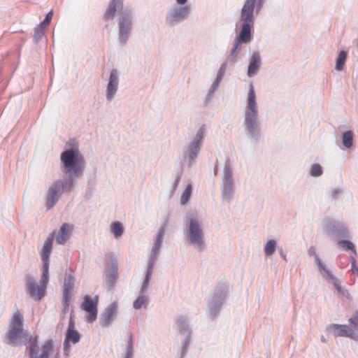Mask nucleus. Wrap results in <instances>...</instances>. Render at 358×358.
Wrapping results in <instances>:
<instances>
[{"instance_id":"nucleus-17","label":"nucleus","mask_w":358,"mask_h":358,"mask_svg":"<svg viewBox=\"0 0 358 358\" xmlns=\"http://www.w3.org/2000/svg\"><path fill=\"white\" fill-rule=\"evenodd\" d=\"M97 303L98 296L92 299L90 296L87 295L84 297V301L81 305L82 308L87 313L86 315L87 320L93 322L96 319L97 316Z\"/></svg>"},{"instance_id":"nucleus-37","label":"nucleus","mask_w":358,"mask_h":358,"mask_svg":"<svg viewBox=\"0 0 358 358\" xmlns=\"http://www.w3.org/2000/svg\"><path fill=\"white\" fill-rule=\"evenodd\" d=\"M338 244L341 247H342L343 249L351 250L355 254L357 253L356 249H355V247L354 244L352 242L349 241H345V240L340 241L338 243Z\"/></svg>"},{"instance_id":"nucleus-23","label":"nucleus","mask_w":358,"mask_h":358,"mask_svg":"<svg viewBox=\"0 0 358 358\" xmlns=\"http://www.w3.org/2000/svg\"><path fill=\"white\" fill-rule=\"evenodd\" d=\"M122 8V0H112L105 13L104 17L106 19L113 18L117 10Z\"/></svg>"},{"instance_id":"nucleus-31","label":"nucleus","mask_w":358,"mask_h":358,"mask_svg":"<svg viewBox=\"0 0 358 358\" xmlns=\"http://www.w3.org/2000/svg\"><path fill=\"white\" fill-rule=\"evenodd\" d=\"M110 231L116 238L121 237L124 232V227L119 222H113L110 226Z\"/></svg>"},{"instance_id":"nucleus-38","label":"nucleus","mask_w":358,"mask_h":358,"mask_svg":"<svg viewBox=\"0 0 358 358\" xmlns=\"http://www.w3.org/2000/svg\"><path fill=\"white\" fill-rule=\"evenodd\" d=\"M322 173V167L320 164H315L313 165L310 170V175L314 177H317L321 176Z\"/></svg>"},{"instance_id":"nucleus-52","label":"nucleus","mask_w":358,"mask_h":358,"mask_svg":"<svg viewBox=\"0 0 358 358\" xmlns=\"http://www.w3.org/2000/svg\"><path fill=\"white\" fill-rule=\"evenodd\" d=\"M280 255L285 261H287V257L282 251L280 252Z\"/></svg>"},{"instance_id":"nucleus-2","label":"nucleus","mask_w":358,"mask_h":358,"mask_svg":"<svg viewBox=\"0 0 358 358\" xmlns=\"http://www.w3.org/2000/svg\"><path fill=\"white\" fill-rule=\"evenodd\" d=\"M243 117V127L245 131L252 138L257 141L260 136V123L257 95L252 83L249 86Z\"/></svg>"},{"instance_id":"nucleus-29","label":"nucleus","mask_w":358,"mask_h":358,"mask_svg":"<svg viewBox=\"0 0 358 358\" xmlns=\"http://www.w3.org/2000/svg\"><path fill=\"white\" fill-rule=\"evenodd\" d=\"M134 336L131 333L128 334V339L126 344V352L124 358H133L134 348H133Z\"/></svg>"},{"instance_id":"nucleus-35","label":"nucleus","mask_w":358,"mask_h":358,"mask_svg":"<svg viewBox=\"0 0 358 358\" xmlns=\"http://www.w3.org/2000/svg\"><path fill=\"white\" fill-rule=\"evenodd\" d=\"M241 43H242L238 42V41L236 40L234 47L231 50V53L227 58V62H234L236 61V55L241 49L240 44Z\"/></svg>"},{"instance_id":"nucleus-21","label":"nucleus","mask_w":358,"mask_h":358,"mask_svg":"<svg viewBox=\"0 0 358 358\" xmlns=\"http://www.w3.org/2000/svg\"><path fill=\"white\" fill-rule=\"evenodd\" d=\"M117 313V303H112L101 315L99 322L102 327H108L113 321Z\"/></svg>"},{"instance_id":"nucleus-51","label":"nucleus","mask_w":358,"mask_h":358,"mask_svg":"<svg viewBox=\"0 0 358 358\" xmlns=\"http://www.w3.org/2000/svg\"><path fill=\"white\" fill-rule=\"evenodd\" d=\"M264 0H258V5L257 8H259L262 6V4L264 3Z\"/></svg>"},{"instance_id":"nucleus-13","label":"nucleus","mask_w":358,"mask_h":358,"mask_svg":"<svg viewBox=\"0 0 358 358\" xmlns=\"http://www.w3.org/2000/svg\"><path fill=\"white\" fill-rule=\"evenodd\" d=\"M327 331L331 332L336 337H348L358 341V333L347 324H330L327 327Z\"/></svg>"},{"instance_id":"nucleus-7","label":"nucleus","mask_w":358,"mask_h":358,"mask_svg":"<svg viewBox=\"0 0 358 358\" xmlns=\"http://www.w3.org/2000/svg\"><path fill=\"white\" fill-rule=\"evenodd\" d=\"M48 280L49 271L43 270L42 276L39 282L32 275H27L25 278V289L27 293L34 301H41L45 294Z\"/></svg>"},{"instance_id":"nucleus-9","label":"nucleus","mask_w":358,"mask_h":358,"mask_svg":"<svg viewBox=\"0 0 358 358\" xmlns=\"http://www.w3.org/2000/svg\"><path fill=\"white\" fill-rule=\"evenodd\" d=\"M232 169L229 161H226L223 170V176L222 178V197L223 200L229 201L234 194V182H233Z\"/></svg>"},{"instance_id":"nucleus-6","label":"nucleus","mask_w":358,"mask_h":358,"mask_svg":"<svg viewBox=\"0 0 358 358\" xmlns=\"http://www.w3.org/2000/svg\"><path fill=\"white\" fill-rule=\"evenodd\" d=\"M75 181L64 178L53 180L49 185L45 196V206L48 209L52 208L61 198L64 192L71 190Z\"/></svg>"},{"instance_id":"nucleus-3","label":"nucleus","mask_w":358,"mask_h":358,"mask_svg":"<svg viewBox=\"0 0 358 358\" xmlns=\"http://www.w3.org/2000/svg\"><path fill=\"white\" fill-rule=\"evenodd\" d=\"M186 224L185 237L187 243L196 251L204 250L206 241L201 218L196 213H190L186 218Z\"/></svg>"},{"instance_id":"nucleus-50","label":"nucleus","mask_w":358,"mask_h":358,"mask_svg":"<svg viewBox=\"0 0 358 358\" xmlns=\"http://www.w3.org/2000/svg\"><path fill=\"white\" fill-rule=\"evenodd\" d=\"M309 254L310 255H314L315 256V254H316L315 249L314 248H310L309 250Z\"/></svg>"},{"instance_id":"nucleus-36","label":"nucleus","mask_w":358,"mask_h":358,"mask_svg":"<svg viewBox=\"0 0 358 358\" xmlns=\"http://www.w3.org/2000/svg\"><path fill=\"white\" fill-rule=\"evenodd\" d=\"M45 28V27L41 24L36 28L34 35V38L36 43H38V41L42 38L44 34Z\"/></svg>"},{"instance_id":"nucleus-41","label":"nucleus","mask_w":358,"mask_h":358,"mask_svg":"<svg viewBox=\"0 0 358 358\" xmlns=\"http://www.w3.org/2000/svg\"><path fill=\"white\" fill-rule=\"evenodd\" d=\"M53 12L52 10H50L46 15L45 20L41 23V24H43L44 27H47L52 17Z\"/></svg>"},{"instance_id":"nucleus-11","label":"nucleus","mask_w":358,"mask_h":358,"mask_svg":"<svg viewBox=\"0 0 358 358\" xmlns=\"http://www.w3.org/2000/svg\"><path fill=\"white\" fill-rule=\"evenodd\" d=\"M190 6H175L168 13L167 22L169 24H175L185 20L190 14Z\"/></svg>"},{"instance_id":"nucleus-27","label":"nucleus","mask_w":358,"mask_h":358,"mask_svg":"<svg viewBox=\"0 0 358 358\" xmlns=\"http://www.w3.org/2000/svg\"><path fill=\"white\" fill-rule=\"evenodd\" d=\"M80 335L76 330L67 331L66 339L64 341V348H68L70 341H71L73 344H76L80 341Z\"/></svg>"},{"instance_id":"nucleus-14","label":"nucleus","mask_w":358,"mask_h":358,"mask_svg":"<svg viewBox=\"0 0 358 358\" xmlns=\"http://www.w3.org/2000/svg\"><path fill=\"white\" fill-rule=\"evenodd\" d=\"M76 279L71 273H66L64 277V291L62 302L64 306V311H67L73 296V289L75 286Z\"/></svg>"},{"instance_id":"nucleus-4","label":"nucleus","mask_w":358,"mask_h":358,"mask_svg":"<svg viewBox=\"0 0 358 358\" xmlns=\"http://www.w3.org/2000/svg\"><path fill=\"white\" fill-rule=\"evenodd\" d=\"M61 169L65 178L75 181L83 176L85 166L83 157L74 149H68L60 155Z\"/></svg>"},{"instance_id":"nucleus-20","label":"nucleus","mask_w":358,"mask_h":358,"mask_svg":"<svg viewBox=\"0 0 358 358\" xmlns=\"http://www.w3.org/2000/svg\"><path fill=\"white\" fill-rule=\"evenodd\" d=\"M262 65V59L258 51L254 52L250 59L247 75L249 78L256 76Z\"/></svg>"},{"instance_id":"nucleus-1","label":"nucleus","mask_w":358,"mask_h":358,"mask_svg":"<svg viewBox=\"0 0 358 358\" xmlns=\"http://www.w3.org/2000/svg\"><path fill=\"white\" fill-rule=\"evenodd\" d=\"M5 342L6 344L15 346L24 345L31 342L29 348V354L30 358H49L53 351V345L51 340H48L39 347L38 344V337L34 338L29 336L27 332L23 329V316L17 310L11 317L8 331L5 336Z\"/></svg>"},{"instance_id":"nucleus-12","label":"nucleus","mask_w":358,"mask_h":358,"mask_svg":"<svg viewBox=\"0 0 358 358\" xmlns=\"http://www.w3.org/2000/svg\"><path fill=\"white\" fill-rule=\"evenodd\" d=\"M131 14L128 10H124L121 13V17L119 20L120 41L125 43L131 29Z\"/></svg>"},{"instance_id":"nucleus-15","label":"nucleus","mask_w":358,"mask_h":358,"mask_svg":"<svg viewBox=\"0 0 358 358\" xmlns=\"http://www.w3.org/2000/svg\"><path fill=\"white\" fill-rule=\"evenodd\" d=\"M324 230L329 235H334L339 238H348V229L339 222L328 220L324 226Z\"/></svg>"},{"instance_id":"nucleus-33","label":"nucleus","mask_w":358,"mask_h":358,"mask_svg":"<svg viewBox=\"0 0 358 358\" xmlns=\"http://www.w3.org/2000/svg\"><path fill=\"white\" fill-rule=\"evenodd\" d=\"M177 323L178 324L180 331L182 334L187 335L189 333V328H188V324H187V321L186 317H185L183 316L179 317L177 319Z\"/></svg>"},{"instance_id":"nucleus-45","label":"nucleus","mask_w":358,"mask_h":358,"mask_svg":"<svg viewBox=\"0 0 358 358\" xmlns=\"http://www.w3.org/2000/svg\"><path fill=\"white\" fill-rule=\"evenodd\" d=\"M341 192H342L341 189L336 188V189L332 190L331 194H332V196L335 198L337 196L338 194H341Z\"/></svg>"},{"instance_id":"nucleus-18","label":"nucleus","mask_w":358,"mask_h":358,"mask_svg":"<svg viewBox=\"0 0 358 358\" xmlns=\"http://www.w3.org/2000/svg\"><path fill=\"white\" fill-rule=\"evenodd\" d=\"M54 233H52L45 241L41 251V259L43 262V270L49 271V257L52 248Z\"/></svg>"},{"instance_id":"nucleus-48","label":"nucleus","mask_w":358,"mask_h":358,"mask_svg":"<svg viewBox=\"0 0 358 358\" xmlns=\"http://www.w3.org/2000/svg\"><path fill=\"white\" fill-rule=\"evenodd\" d=\"M178 5L186 6L185 3L187 2V0H176Z\"/></svg>"},{"instance_id":"nucleus-49","label":"nucleus","mask_w":358,"mask_h":358,"mask_svg":"<svg viewBox=\"0 0 358 358\" xmlns=\"http://www.w3.org/2000/svg\"><path fill=\"white\" fill-rule=\"evenodd\" d=\"M180 176H178V177L176 179L175 183H174V187H176L180 182Z\"/></svg>"},{"instance_id":"nucleus-44","label":"nucleus","mask_w":358,"mask_h":358,"mask_svg":"<svg viewBox=\"0 0 358 358\" xmlns=\"http://www.w3.org/2000/svg\"><path fill=\"white\" fill-rule=\"evenodd\" d=\"M73 330H75V322H74L73 319L72 318V317H71L67 331H73Z\"/></svg>"},{"instance_id":"nucleus-19","label":"nucleus","mask_w":358,"mask_h":358,"mask_svg":"<svg viewBox=\"0 0 358 358\" xmlns=\"http://www.w3.org/2000/svg\"><path fill=\"white\" fill-rule=\"evenodd\" d=\"M164 231L165 227L164 226L160 227L157 231L154 245L151 250V255L149 262H152L153 264H155L157 259L159 250L161 248L162 243L164 239Z\"/></svg>"},{"instance_id":"nucleus-16","label":"nucleus","mask_w":358,"mask_h":358,"mask_svg":"<svg viewBox=\"0 0 358 358\" xmlns=\"http://www.w3.org/2000/svg\"><path fill=\"white\" fill-rule=\"evenodd\" d=\"M120 82V73L116 69L110 71L108 83L106 87V97L108 101H112L118 90Z\"/></svg>"},{"instance_id":"nucleus-53","label":"nucleus","mask_w":358,"mask_h":358,"mask_svg":"<svg viewBox=\"0 0 358 358\" xmlns=\"http://www.w3.org/2000/svg\"><path fill=\"white\" fill-rule=\"evenodd\" d=\"M55 358H57V357H55Z\"/></svg>"},{"instance_id":"nucleus-8","label":"nucleus","mask_w":358,"mask_h":358,"mask_svg":"<svg viewBox=\"0 0 358 358\" xmlns=\"http://www.w3.org/2000/svg\"><path fill=\"white\" fill-rule=\"evenodd\" d=\"M206 134V129L202 125L184 150V159L192 166L199 156L201 145Z\"/></svg>"},{"instance_id":"nucleus-39","label":"nucleus","mask_w":358,"mask_h":358,"mask_svg":"<svg viewBox=\"0 0 358 358\" xmlns=\"http://www.w3.org/2000/svg\"><path fill=\"white\" fill-rule=\"evenodd\" d=\"M227 68V61L224 62L220 67V69H219L218 73L216 76V78L217 80H222V78L225 74Z\"/></svg>"},{"instance_id":"nucleus-40","label":"nucleus","mask_w":358,"mask_h":358,"mask_svg":"<svg viewBox=\"0 0 358 358\" xmlns=\"http://www.w3.org/2000/svg\"><path fill=\"white\" fill-rule=\"evenodd\" d=\"M349 322L354 327L358 329V311L349 319Z\"/></svg>"},{"instance_id":"nucleus-43","label":"nucleus","mask_w":358,"mask_h":358,"mask_svg":"<svg viewBox=\"0 0 358 358\" xmlns=\"http://www.w3.org/2000/svg\"><path fill=\"white\" fill-rule=\"evenodd\" d=\"M116 277V272L115 271H113L110 273H108L107 275V281L108 283L112 284L113 281L115 280Z\"/></svg>"},{"instance_id":"nucleus-32","label":"nucleus","mask_w":358,"mask_h":358,"mask_svg":"<svg viewBox=\"0 0 358 358\" xmlns=\"http://www.w3.org/2000/svg\"><path fill=\"white\" fill-rule=\"evenodd\" d=\"M276 241L274 240H269L265 244L264 253L266 256H271L276 250Z\"/></svg>"},{"instance_id":"nucleus-30","label":"nucleus","mask_w":358,"mask_h":358,"mask_svg":"<svg viewBox=\"0 0 358 358\" xmlns=\"http://www.w3.org/2000/svg\"><path fill=\"white\" fill-rule=\"evenodd\" d=\"M353 132L347 131L343 134L342 143L346 148H350L353 145Z\"/></svg>"},{"instance_id":"nucleus-26","label":"nucleus","mask_w":358,"mask_h":358,"mask_svg":"<svg viewBox=\"0 0 358 358\" xmlns=\"http://www.w3.org/2000/svg\"><path fill=\"white\" fill-rule=\"evenodd\" d=\"M149 303V297L146 294L141 293L138 298L134 301L133 306L135 309L138 310L142 308H145Z\"/></svg>"},{"instance_id":"nucleus-46","label":"nucleus","mask_w":358,"mask_h":358,"mask_svg":"<svg viewBox=\"0 0 358 358\" xmlns=\"http://www.w3.org/2000/svg\"><path fill=\"white\" fill-rule=\"evenodd\" d=\"M217 90V89L216 87H213V86L211 85V87H210V90H209V91H208V96L209 98H211V97L213 96V95L214 92H215Z\"/></svg>"},{"instance_id":"nucleus-24","label":"nucleus","mask_w":358,"mask_h":358,"mask_svg":"<svg viewBox=\"0 0 358 358\" xmlns=\"http://www.w3.org/2000/svg\"><path fill=\"white\" fill-rule=\"evenodd\" d=\"M154 265H155V264H153L152 262H148L145 278L141 285V291H140L141 293H143V294L147 293V290L148 289L149 284H150V282L152 278Z\"/></svg>"},{"instance_id":"nucleus-28","label":"nucleus","mask_w":358,"mask_h":358,"mask_svg":"<svg viewBox=\"0 0 358 358\" xmlns=\"http://www.w3.org/2000/svg\"><path fill=\"white\" fill-rule=\"evenodd\" d=\"M348 53L345 50H341L336 59L335 69L337 71H341L343 69L344 65L346 62Z\"/></svg>"},{"instance_id":"nucleus-5","label":"nucleus","mask_w":358,"mask_h":358,"mask_svg":"<svg viewBox=\"0 0 358 358\" xmlns=\"http://www.w3.org/2000/svg\"><path fill=\"white\" fill-rule=\"evenodd\" d=\"M257 0H246L241 9L240 21L243 22L241 30L236 40L242 43L251 41V29L254 24L253 13Z\"/></svg>"},{"instance_id":"nucleus-22","label":"nucleus","mask_w":358,"mask_h":358,"mask_svg":"<svg viewBox=\"0 0 358 358\" xmlns=\"http://www.w3.org/2000/svg\"><path fill=\"white\" fill-rule=\"evenodd\" d=\"M71 231V225L66 223L63 224L56 236L57 243L60 245L64 244L70 238Z\"/></svg>"},{"instance_id":"nucleus-25","label":"nucleus","mask_w":358,"mask_h":358,"mask_svg":"<svg viewBox=\"0 0 358 358\" xmlns=\"http://www.w3.org/2000/svg\"><path fill=\"white\" fill-rule=\"evenodd\" d=\"M225 296L226 292L224 289L215 293L210 304V308L213 310L214 308H220L225 299Z\"/></svg>"},{"instance_id":"nucleus-42","label":"nucleus","mask_w":358,"mask_h":358,"mask_svg":"<svg viewBox=\"0 0 358 358\" xmlns=\"http://www.w3.org/2000/svg\"><path fill=\"white\" fill-rule=\"evenodd\" d=\"M350 261L352 264V271L358 276V268L356 266L355 259L353 257H351Z\"/></svg>"},{"instance_id":"nucleus-10","label":"nucleus","mask_w":358,"mask_h":358,"mask_svg":"<svg viewBox=\"0 0 358 358\" xmlns=\"http://www.w3.org/2000/svg\"><path fill=\"white\" fill-rule=\"evenodd\" d=\"M315 262L322 277L326 280H327L328 282L332 284L341 294L345 296L346 298H349L350 293L348 292V290L341 286L338 280L331 273V272L328 268L324 266L317 254H315Z\"/></svg>"},{"instance_id":"nucleus-47","label":"nucleus","mask_w":358,"mask_h":358,"mask_svg":"<svg viewBox=\"0 0 358 358\" xmlns=\"http://www.w3.org/2000/svg\"><path fill=\"white\" fill-rule=\"evenodd\" d=\"M221 81L222 80H217V78H215V80H214L213 83L212 84V86L215 87H216L217 89Z\"/></svg>"},{"instance_id":"nucleus-34","label":"nucleus","mask_w":358,"mask_h":358,"mask_svg":"<svg viewBox=\"0 0 358 358\" xmlns=\"http://www.w3.org/2000/svg\"><path fill=\"white\" fill-rule=\"evenodd\" d=\"M192 186L189 184L184 192H182L180 197V203L182 205H185L189 200L192 194Z\"/></svg>"}]
</instances>
